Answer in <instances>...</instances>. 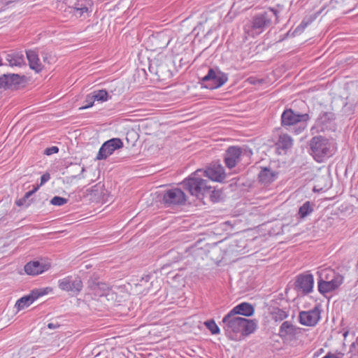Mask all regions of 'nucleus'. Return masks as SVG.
Instances as JSON below:
<instances>
[{
	"instance_id": "13",
	"label": "nucleus",
	"mask_w": 358,
	"mask_h": 358,
	"mask_svg": "<svg viewBox=\"0 0 358 358\" xmlns=\"http://www.w3.org/2000/svg\"><path fill=\"white\" fill-rule=\"evenodd\" d=\"M50 268V263L45 259L32 261L24 266V271L28 275H37Z\"/></svg>"
},
{
	"instance_id": "19",
	"label": "nucleus",
	"mask_w": 358,
	"mask_h": 358,
	"mask_svg": "<svg viewBox=\"0 0 358 358\" xmlns=\"http://www.w3.org/2000/svg\"><path fill=\"white\" fill-rule=\"evenodd\" d=\"M91 1L90 0H78L73 8V14L77 17L85 19L89 16Z\"/></svg>"
},
{
	"instance_id": "12",
	"label": "nucleus",
	"mask_w": 358,
	"mask_h": 358,
	"mask_svg": "<svg viewBox=\"0 0 358 358\" xmlns=\"http://www.w3.org/2000/svg\"><path fill=\"white\" fill-rule=\"evenodd\" d=\"M203 175L215 182H222L226 178L224 167L218 162H215L206 170H202Z\"/></svg>"
},
{
	"instance_id": "32",
	"label": "nucleus",
	"mask_w": 358,
	"mask_h": 358,
	"mask_svg": "<svg viewBox=\"0 0 358 358\" xmlns=\"http://www.w3.org/2000/svg\"><path fill=\"white\" fill-rule=\"evenodd\" d=\"M67 201H68V199L61 197V196H54L50 200V203L53 206H62L66 204L67 203Z\"/></svg>"
},
{
	"instance_id": "30",
	"label": "nucleus",
	"mask_w": 358,
	"mask_h": 358,
	"mask_svg": "<svg viewBox=\"0 0 358 358\" xmlns=\"http://www.w3.org/2000/svg\"><path fill=\"white\" fill-rule=\"evenodd\" d=\"M92 94L96 101H106L108 100V92L106 90H102L94 91Z\"/></svg>"
},
{
	"instance_id": "37",
	"label": "nucleus",
	"mask_w": 358,
	"mask_h": 358,
	"mask_svg": "<svg viewBox=\"0 0 358 358\" xmlns=\"http://www.w3.org/2000/svg\"><path fill=\"white\" fill-rule=\"evenodd\" d=\"M222 194L220 191H213L212 194L213 201H215L217 199H222Z\"/></svg>"
},
{
	"instance_id": "20",
	"label": "nucleus",
	"mask_w": 358,
	"mask_h": 358,
	"mask_svg": "<svg viewBox=\"0 0 358 358\" xmlns=\"http://www.w3.org/2000/svg\"><path fill=\"white\" fill-rule=\"evenodd\" d=\"M278 178V172L272 171L271 169L264 167L262 168L258 174V179L259 182L263 185H268L273 182Z\"/></svg>"
},
{
	"instance_id": "34",
	"label": "nucleus",
	"mask_w": 358,
	"mask_h": 358,
	"mask_svg": "<svg viewBox=\"0 0 358 358\" xmlns=\"http://www.w3.org/2000/svg\"><path fill=\"white\" fill-rule=\"evenodd\" d=\"M257 327V321L254 320H248V334L253 333Z\"/></svg>"
},
{
	"instance_id": "1",
	"label": "nucleus",
	"mask_w": 358,
	"mask_h": 358,
	"mask_svg": "<svg viewBox=\"0 0 358 358\" xmlns=\"http://www.w3.org/2000/svg\"><path fill=\"white\" fill-rule=\"evenodd\" d=\"M246 302L234 306L222 319L224 329L231 340L239 341L246 334Z\"/></svg>"
},
{
	"instance_id": "15",
	"label": "nucleus",
	"mask_w": 358,
	"mask_h": 358,
	"mask_svg": "<svg viewBox=\"0 0 358 358\" xmlns=\"http://www.w3.org/2000/svg\"><path fill=\"white\" fill-rule=\"evenodd\" d=\"M314 285L313 275L310 273L300 275L296 281V287L304 294L312 292Z\"/></svg>"
},
{
	"instance_id": "26",
	"label": "nucleus",
	"mask_w": 358,
	"mask_h": 358,
	"mask_svg": "<svg viewBox=\"0 0 358 358\" xmlns=\"http://www.w3.org/2000/svg\"><path fill=\"white\" fill-rule=\"evenodd\" d=\"M277 145L278 148H281L282 150H287L290 148L292 145V139L287 134H281L279 136Z\"/></svg>"
},
{
	"instance_id": "24",
	"label": "nucleus",
	"mask_w": 358,
	"mask_h": 358,
	"mask_svg": "<svg viewBox=\"0 0 358 358\" xmlns=\"http://www.w3.org/2000/svg\"><path fill=\"white\" fill-rule=\"evenodd\" d=\"M317 275H318V282L331 280L336 279L337 276H342L330 268L319 269L317 271Z\"/></svg>"
},
{
	"instance_id": "25",
	"label": "nucleus",
	"mask_w": 358,
	"mask_h": 358,
	"mask_svg": "<svg viewBox=\"0 0 358 358\" xmlns=\"http://www.w3.org/2000/svg\"><path fill=\"white\" fill-rule=\"evenodd\" d=\"M36 299L31 292L29 295L24 296L18 299L15 303V307L17 308V310H21L29 306Z\"/></svg>"
},
{
	"instance_id": "47",
	"label": "nucleus",
	"mask_w": 358,
	"mask_h": 358,
	"mask_svg": "<svg viewBox=\"0 0 358 358\" xmlns=\"http://www.w3.org/2000/svg\"><path fill=\"white\" fill-rule=\"evenodd\" d=\"M2 65H3V63H2L1 59L0 58V66H2Z\"/></svg>"
},
{
	"instance_id": "40",
	"label": "nucleus",
	"mask_w": 358,
	"mask_h": 358,
	"mask_svg": "<svg viewBox=\"0 0 358 358\" xmlns=\"http://www.w3.org/2000/svg\"><path fill=\"white\" fill-rule=\"evenodd\" d=\"M26 201L27 200H24V197L22 199H20L19 200H17L16 201V204L19 206H23V205H26L27 206H29L30 203H26Z\"/></svg>"
},
{
	"instance_id": "9",
	"label": "nucleus",
	"mask_w": 358,
	"mask_h": 358,
	"mask_svg": "<svg viewBox=\"0 0 358 358\" xmlns=\"http://www.w3.org/2000/svg\"><path fill=\"white\" fill-rule=\"evenodd\" d=\"M123 143L120 138H112L105 142L100 148L96 159L98 160L106 159L116 150L121 148Z\"/></svg>"
},
{
	"instance_id": "17",
	"label": "nucleus",
	"mask_w": 358,
	"mask_h": 358,
	"mask_svg": "<svg viewBox=\"0 0 358 358\" xmlns=\"http://www.w3.org/2000/svg\"><path fill=\"white\" fill-rule=\"evenodd\" d=\"M241 155V150L237 147H230L226 151L224 156V162L229 169H232L236 166L237 163L240 161Z\"/></svg>"
},
{
	"instance_id": "36",
	"label": "nucleus",
	"mask_w": 358,
	"mask_h": 358,
	"mask_svg": "<svg viewBox=\"0 0 358 358\" xmlns=\"http://www.w3.org/2000/svg\"><path fill=\"white\" fill-rule=\"evenodd\" d=\"M264 82L262 79H257L253 76H250L248 78V83L252 84V85H259L262 84Z\"/></svg>"
},
{
	"instance_id": "8",
	"label": "nucleus",
	"mask_w": 358,
	"mask_h": 358,
	"mask_svg": "<svg viewBox=\"0 0 358 358\" xmlns=\"http://www.w3.org/2000/svg\"><path fill=\"white\" fill-rule=\"evenodd\" d=\"M321 310L319 306L307 311H301L299 315V322L304 326L314 327L320 320Z\"/></svg>"
},
{
	"instance_id": "4",
	"label": "nucleus",
	"mask_w": 358,
	"mask_h": 358,
	"mask_svg": "<svg viewBox=\"0 0 358 358\" xmlns=\"http://www.w3.org/2000/svg\"><path fill=\"white\" fill-rule=\"evenodd\" d=\"M310 119L308 114H299L292 109L285 110L281 115L282 126H298L296 133H301L306 127L307 121Z\"/></svg>"
},
{
	"instance_id": "5",
	"label": "nucleus",
	"mask_w": 358,
	"mask_h": 358,
	"mask_svg": "<svg viewBox=\"0 0 358 358\" xmlns=\"http://www.w3.org/2000/svg\"><path fill=\"white\" fill-rule=\"evenodd\" d=\"M228 80L227 74L219 69H209L208 73L201 80V85L209 90H215L222 87Z\"/></svg>"
},
{
	"instance_id": "39",
	"label": "nucleus",
	"mask_w": 358,
	"mask_h": 358,
	"mask_svg": "<svg viewBox=\"0 0 358 358\" xmlns=\"http://www.w3.org/2000/svg\"><path fill=\"white\" fill-rule=\"evenodd\" d=\"M50 174L49 173H45L41 177V183L39 187L45 184L46 182H48L50 180Z\"/></svg>"
},
{
	"instance_id": "22",
	"label": "nucleus",
	"mask_w": 358,
	"mask_h": 358,
	"mask_svg": "<svg viewBox=\"0 0 358 358\" xmlns=\"http://www.w3.org/2000/svg\"><path fill=\"white\" fill-rule=\"evenodd\" d=\"M26 55L29 67L37 73L40 72L43 69V65L36 52L29 50L26 52Z\"/></svg>"
},
{
	"instance_id": "33",
	"label": "nucleus",
	"mask_w": 358,
	"mask_h": 358,
	"mask_svg": "<svg viewBox=\"0 0 358 358\" xmlns=\"http://www.w3.org/2000/svg\"><path fill=\"white\" fill-rule=\"evenodd\" d=\"M94 101H96V100H95V98L94 97L93 94L91 93V94H88L86 96V99L85 100V105L80 107V109L83 110V109H87V108L92 107L94 104Z\"/></svg>"
},
{
	"instance_id": "29",
	"label": "nucleus",
	"mask_w": 358,
	"mask_h": 358,
	"mask_svg": "<svg viewBox=\"0 0 358 358\" xmlns=\"http://www.w3.org/2000/svg\"><path fill=\"white\" fill-rule=\"evenodd\" d=\"M51 292H52V288L50 287L36 289L32 291V293L36 299H38L40 296L48 294Z\"/></svg>"
},
{
	"instance_id": "3",
	"label": "nucleus",
	"mask_w": 358,
	"mask_h": 358,
	"mask_svg": "<svg viewBox=\"0 0 358 358\" xmlns=\"http://www.w3.org/2000/svg\"><path fill=\"white\" fill-rule=\"evenodd\" d=\"M310 147L311 155L317 162H323L332 155L331 143L321 136L313 137L310 141Z\"/></svg>"
},
{
	"instance_id": "43",
	"label": "nucleus",
	"mask_w": 358,
	"mask_h": 358,
	"mask_svg": "<svg viewBox=\"0 0 358 358\" xmlns=\"http://www.w3.org/2000/svg\"><path fill=\"white\" fill-rule=\"evenodd\" d=\"M322 358H339L336 355L332 354V353H327L324 357Z\"/></svg>"
},
{
	"instance_id": "27",
	"label": "nucleus",
	"mask_w": 358,
	"mask_h": 358,
	"mask_svg": "<svg viewBox=\"0 0 358 358\" xmlns=\"http://www.w3.org/2000/svg\"><path fill=\"white\" fill-rule=\"evenodd\" d=\"M313 211V208L310 201L305 202L299 210V215L301 218L306 217Z\"/></svg>"
},
{
	"instance_id": "14",
	"label": "nucleus",
	"mask_w": 358,
	"mask_h": 358,
	"mask_svg": "<svg viewBox=\"0 0 358 358\" xmlns=\"http://www.w3.org/2000/svg\"><path fill=\"white\" fill-rule=\"evenodd\" d=\"M343 282V276H337L336 279L318 282V291L322 295L337 289Z\"/></svg>"
},
{
	"instance_id": "2",
	"label": "nucleus",
	"mask_w": 358,
	"mask_h": 358,
	"mask_svg": "<svg viewBox=\"0 0 358 358\" xmlns=\"http://www.w3.org/2000/svg\"><path fill=\"white\" fill-rule=\"evenodd\" d=\"M204 176L202 170L199 169L183 181L184 186L189 193L197 198H201L203 194L210 189L208 182L203 179Z\"/></svg>"
},
{
	"instance_id": "10",
	"label": "nucleus",
	"mask_w": 358,
	"mask_h": 358,
	"mask_svg": "<svg viewBox=\"0 0 358 358\" xmlns=\"http://www.w3.org/2000/svg\"><path fill=\"white\" fill-rule=\"evenodd\" d=\"M334 129V115L331 113H322L317 117L312 131L316 132Z\"/></svg>"
},
{
	"instance_id": "23",
	"label": "nucleus",
	"mask_w": 358,
	"mask_h": 358,
	"mask_svg": "<svg viewBox=\"0 0 358 358\" xmlns=\"http://www.w3.org/2000/svg\"><path fill=\"white\" fill-rule=\"evenodd\" d=\"M6 59L10 66H21L24 64V58L22 52L7 54Z\"/></svg>"
},
{
	"instance_id": "28",
	"label": "nucleus",
	"mask_w": 358,
	"mask_h": 358,
	"mask_svg": "<svg viewBox=\"0 0 358 358\" xmlns=\"http://www.w3.org/2000/svg\"><path fill=\"white\" fill-rule=\"evenodd\" d=\"M288 317L286 311L280 309L274 308L272 311V317L276 322H281Z\"/></svg>"
},
{
	"instance_id": "7",
	"label": "nucleus",
	"mask_w": 358,
	"mask_h": 358,
	"mask_svg": "<svg viewBox=\"0 0 358 358\" xmlns=\"http://www.w3.org/2000/svg\"><path fill=\"white\" fill-rule=\"evenodd\" d=\"M58 287L60 289L78 294L83 288V282L80 278L66 276L58 280Z\"/></svg>"
},
{
	"instance_id": "11",
	"label": "nucleus",
	"mask_w": 358,
	"mask_h": 358,
	"mask_svg": "<svg viewBox=\"0 0 358 358\" xmlns=\"http://www.w3.org/2000/svg\"><path fill=\"white\" fill-rule=\"evenodd\" d=\"M163 201L168 205H182L186 201L185 193L179 188H173L165 192Z\"/></svg>"
},
{
	"instance_id": "16",
	"label": "nucleus",
	"mask_w": 358,
	"mask_h": 358,
	"mask_svg": "<svg viewBox=\"0 0 358 358\" xmlns=\"http://www.w3.org/2000/svg\"><path fill=\"white\" fill-rule=\"evenodd\" d=\"M96 296L104 297L108 301H115L116 299L115 293L108 287L105 283H97L91 287Z\"/></svg>"
},
{
	"instance_id": "18",
	"label": "nucleus",
	"mask_w": 358,
	"mask_h": 358,
	"mask_svg": "<svg viewBox=\"0 0 358 358\" xmlns=\"http://www.w3.org/2000/svg\"><path fill=\"white\" fill-rule=\"evenodd\" d=\"M22 78L18 74H8L0 77V92L19 85Z\"/></svg>"
},
{
	"instance_id": "45",
	"label": "nucleus",
	"mask_w": 358,
	"mask_h": 358,
	"mask_svg": "<svg viewBox=\"0 0 358 358\" xmlns=\"http://www.w3.org/2000/svg\"><path fill=\"white\" fill-rule=\"evenodd\" d=\"M20 358H25V357H24V350H21V351L20 352Z\"/></svg>"
},
{
	"instance_id": "42",
	"label": "nucleus",
	"mask_w": 358,
	"mask_h": 358,
	"mask_svg": "<svg viewBox=\"0 0 358 358\" xmlns=\"http://www.w3.org/2000/svg\"><path fill=\"white\" fill-rule=\"evenodd\" d=\"M310 23V21H306V20H303L301 22V23L300 24V25L297 27V29L299 28H302V29H305Z\"/></svg>"
},
{
	"instance_id": "35",
	"label": "nucleus",
	"mask_w": 358,
	"mask_h": 358,
	"mask_svg": "<svg viewBox=\"0 0 358 358\" xmlns=\"http://www.w3.org/2000/svg\"><path fill=\"white\" fill-rule=\"evenodd\" d=\"M59 152V148L57 146H52L45 150L44 153L46 155H51Z\"/></svg>"
},
{
	"instance_id": "44",
	"label": "nucleus",
	"mask_w": 358,
	"mask_h": 358,
	"mask_svg": "<svg viewBox=\"0 0 358 358\" xmlns=\"http://www.w3.org/2000/svg\"><path fill=\"white\" fill-rule=\"evenodd\" d=\"M48 327L50 329H55L57 327V325L53 324V323H49L48 324Z\"/></svg>"
},
{
	"instance_id": "6",
	"label": "nucleus",
	"mask_w": 358,
	"mask_h": 358,
	"mask_svg": "<svg viewBox=\"0 0 358 358\" xmlns=\"http://www.w3.org/2000/svg\"><path fill=\"white\" fill-rule=\"evenodd\" d=\"M272 12L262 13L257 15L252 21L251 28L248 31V34L252 37L262 33L264 29L269 27L271 22Z\"/></svg>"
},
{
	"instance_id": "31",
	"label": "nucleus",
	"mask_w": 358,
	"mask_h": 358,
	"mask_svg": "<svg viewBox=\"0 0 358 358\" xmlns=\"http://www.w3.org/2000/svg\"><path fill=\"white\" fill-rule=\"evenodd\" d=\"M205 325L213 334H218L220 331L214 320L206 321Z\"/></svg>"
},
{
	"instance_id": "48",
	"label": "nucleus",
	"mask_w": 358,
	"mask_h": 358,
	"mask_svg": "<svg viewBox=\"0 0 358 358\" xmlns=\"http://www.w3.org/2000/svg\"><path fill=\"white\" fill-rule=\"evenodd\" d=\"M84 171H85V168H84V167H83V168H82V172H83Z\"/></svg>"
},
{
	"instance_id": "21",
	"label": "nucleus",
	"mask_w": 358,
	"mask_h": 358,
	"mask_svg": "<svg viewBox=\"0 0 358 358\" xmlns=\"http://www.w3.org/2000/svg\"><path fill=\"white\" fill-rule=\"evenodd\" d=\"M299 332V328L293 325L288 321L284 322L279 329V336L281 338H287L296 335Z\"/></svg>"
},
{
	"instance_id": "41",
	"label": "nucleus",
	"mask_w": 358,
	"mask_h": 358,
	"mask_svg": "<svg viewBox=\"0 0 358 358\" xmlns=\"http://www.w3.org/2000/svg\"><path fill=\"white\" fill-rule=\"evenodd\" d=\"M254 313V308L250 304L248 303V317L252 316Z\"/></svg>"
},
{
	"instance_id": "46",
	"label": "nucleus",
	"mask_w": 358,
	"mask_h": 358,
	"mask_svg": "<svg viewBox=\"0 0 358 358\" xmlns=\"http://www.w3.org/2000/svg\"><path fill=\"white\" fill-rule=\"evenodd\" d=\"M247 153H248V156L249 155H252V151H251L250 150H248Z\"/></svg>"
},
{
	"instance_id": "38",
	"label": "nucleus",
	"mask_w": 358,
	"mask_h": 358,
	"mask_svg": "<svg viewBox=\"0 0 358 358\" xmlns=\"http://www.w3.org/2000/svg\"><path fill=\"white\" fill-rule=\"evenodd\" d=\"M39 188V186L34 187L32 190L25 193L24 196V200L28 199L31 195H33Z\"/></svg>"
}]
</instances>
